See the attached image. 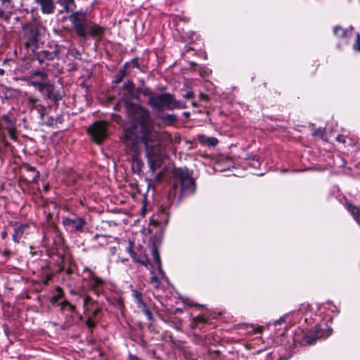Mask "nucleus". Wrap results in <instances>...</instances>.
Returning a JSON list of instances; mask_svg holds the SVG:
<instances>
[{"label": "nucleus", "mask_w": 360, "mask_h": 360, "mask_svg": "<svg viewBox=\"0 0 360 360\" xmlns=\"http://www.w3.org/2000/svg\"><path fill=\"white\" fill-rule=\"evenodd\" d=\"M89 288L98 295L103 291L104 281L97 276L89 283Z\"/></svg>", "instance_id": "13"}, {"label": "nucleus", "mask_w": 360, "mask_h": 360, "mask_svg": "<svg viewBox=\"0 0 360 360\" xmlns=\"http://www.w3.org/2000/svg\"><path fill=\"white\" fill-rule=\"evenodd\" d=\"M123 143L125 152L130 158L132 172L140 176L142 174L144 163L140 157L141 146L136 124H133L124 129Z\"/></svg>", "instance_id": "2"}, {"label": "nucleus", "mask_w": 360, "mask_h": 360, "mask_svg": "<svg viewBox=\"0 0 360 360\" xmlns=\"http://www.w3.org/2000/svg\"><path fill=\"white\" fill-rule=\"evenodd\" d=\"M68 307L70 311L72 310L73 309V307L71 304H70L67 301L63 302V307Z\"/></svg>", "instance_id": "41"}, {"label": "nucleus", "mask_w": 360, "mask_h": 360, "mask_svg": "<svg viewBox=\"0 0 360 360\" xmlns=\"http://www.w3.org/2000/svg\"><path fill=\"white\" fill-rule=\"evenodd\" d=\"M58 49L56 47L52 51L44 50L36 53L37 58L40 64L49 63L58 57Z\"/></svg>", "instance_id": "10"}, {"label": "nucleus", "mask_w": 360, "mask_h": 360, "mask_svg": "<svg viewBox=\"0 0 360 360\" xmlns=\"http://www.w3.org/2000/svg\"><path fill=\"white\" fill-rule=\"evenodd\" d=\"M4 16V11L0 9V18Z\"/></svg>", "instance_id": "48"}, {"label": "nucleus", "mask_w": 360, "mask_h": 360, "mask_svg": "<svg viewBox=\"0 0 360 360\" xmlns=\"http://www.w3.org/2000/svg\"><path fill=\"white\" fill-rule=\"evenodd\" d=\"M151 254H152V257H153V261H154V262L155 263V264H156V266L158 267V269L160 275L161 276V277L163 279H165V280L167 281V278L166 277L165 272L162 269L161 260H160V257L159 256V253H158V250L155 248H153L152 249Z\"/></svg>", "instance_id": "16"}, {"label": "nucleus", "mask_w": 360, "mask_h": 360, "mask_svg": "<svg viewBox=\"0 0 360 360\" xmlns=\"http://www.w3.org/2000/svg\"><path fill=\"white\" fill-rule=\"evenodd\" d=\"M29 101H30V103H34L35 101H36V98H29Z\"/></svg>", "instance_id": "45"}, {"label": "nucleus", "mask_w": 360, "mask_h": 360, "mask_svg": "<svg viewBox=\"0 0 360 360\" xmlns=\"http://www.w3.org/2000/svg\"><path fill=\"white\" fill-rule=\"evenodd\" d=\"M71 54H72V56H75V58H77V56H79V51H78L77 50L74 49V50H72V51Z\"/></svg>", "instance_id": "43"}, {"label": "nucleus", "mask_w": 360, "mask_h": 360, "mask_svg": "<svg viewBox=\"0 0 360 360\" xmlns=\"http://www.w3.org/2000/svg\"><path fill=\"white\" fill-rule=\"evenodd\" d=\"M88 132L93 141L100 144L108 136L107 124L102 121L96 122L89 127Z\"/></svg>", "instance_id": "7"}, {"label": "nucleus", "mask_w": 360, "mask_h": 360, "mask_svg": "<svg viewBox=\"0 0 360 360\" xmlns=\"http://www.w3.org/2000/svg\"><path fill=\"white\" fill-rule=\"evenodd\" d=\"M30 228L28 224H18L15 223L13 233L12 236L13 240L15 243H19L20 240L22 238L24 233Z\"/></svg>", "instance_id": "12"}, {"label": "nucleus", "mask_w": 360, "mask_h": 360, "mask_svg": "<svg viewBox=\"0 0 360 360\" xmlns=\"http://www.w3.org/2000/svg\"><path fill=\"white\" fill-rule=\"evenodd\" d=\"M163 177V172H158L155 176V179L157 181H160L162 180Z\"/></svg>", "instance_id": "39"}, {"label": "nucleus", "mask_w": 360, "mask_h": 360, "mask_svg": "<svg viewBox=\"0 0 360 360\" xmlns=\"http://www.w3.org/2000/svg\"><path fill=\"white\" fill-rule=\"evenodd\" d=\"M159 118L165 123L172 124L177 120L176 115L174 114H166L159 116Z\"/></svg>", "instance_id": "23"}, {"label": "nucleus", "mask_w": 360, "mask_h": 360, "mask_svg": "<svg viewBox=\"0 0 360 360\" xmlns=\"http://www.w3.org/2000/svg\"><path fill=\"white\" fill-rule=\"evenodd\" d=\"M192 105H194V106H196L195 103H192Z\"/></svg>", "instance_id": "52"}, {"label": "nucleus", "mask_w": 360, "mask_h": 360, "mask_svg": "<svg viewBox=\"0 0 360 360\" xmlns=\"http://www.w3.org/2000/svg\"><path fill=\"white\" fill-rule=\"evenodd\" d=\"M128 360H141V359H139L136 356H134V355H132V354H129Z\"/></svg>", "instance_id": "42"}, {"label": "nucleus", "mask_w": 360, "mask_h": 360, "mask_svg": "<svg viewBox=\"0 0 360 360\" xmlns=\"http://www.w3.org/2000/svg\"><path fill=\"white\" fill-rule=\"evenodd\" d=\"M338 141L344 142L343 137L341 135H338L336 138Z\"/></svg>", "instance_id": "44"}, {"label": "nucleus", "mask_w": 360, "mask_h": 360, "mask_svg": "<svg viewBox=\"0 0 360 360\" xmlns=\"http://www.w3.org/2000/svg\"><path fill=\"white\" fill-rule=\"evenodd\" d=\"M84 321L89 328H92L95 326V321L92 319V316H88V318L84 320Z\"/></svg>", "instance_id": "31"}, {"label": "nucleus", "mask_w": 360, "mask_h": 360, "mask_svg": "<svg viewBox=\"0 0 360 360\" xmlns=\"http://www.w3.org/2000/svg\"><path fill=\"white\" fill-rule=\"evenodd\" d=\"M200 143L207 146H215L218 143V140L215 137H208L205 135H200L198 137Z\"/></svg>", "instance_id": "18"}, {"label": "nucleus", "mask_w": 360, "mask_h": 360, "mask_svg": "<svg viewBox=\"0 0 360 360\" xmlns=\"http://www.w3.org/2000/svg\"><path fill=\"white\" fill-rule=\"evenodd\" d=\"M9 254H10L9 250H5V251L4 252V255H6V256H8V255H9Z\"/></svg>", "instance_id": "49"}, {"label": "nucleus", "mask_w": 360, "mask_h": 360, "mask_svg": "<svg viewBox=\"0 0 360 360\" xmlns=\"http://www.w3.org/2000/svg\"><path fill=\"white\" fill-rule=\"evenodd\" d=\"M200 98L202 99H207V96L206 94H200Z\"/></svg>", "instance_id": "46"}, {"label": "nucleus", "mask_w": 360, "mask_h": 360, "mask_svg": "<svg viewBox=\"0 0 360 360\" xmlns=\"http://www.w3.org/2000/svg\"><path fill=\"white\" fill-rule=\"evenodd\" d=\"M150 283L154 285L155 287L158 288L159 286V281L156 276H153L150 278Z\"/></svg>", "instance_id": "34"}, {"label": "nucleus", "mask_w": 360, "mask_h": 360, "mask_svg": "<svg viewBox=\"0 0 360 360\" xmlns=\"http://www.w3.org/2000/svg\"><path fill=\"white\" fill-rule=\"evenodd\" d=\"M83 272L87 274L86 277L84 278V280L88 281V283L91 281V280H93L96 276L94 272L88 267H84Z\"/></svg>", "instance_id": "27"}, {"label": "nucleus", "mask_w": 360, "mask_h": 360, "mask_svg": "<svg viewBox=\"0 0 360 360\" xmlns=\"http://www.w3.org/2000/svg\"><path fill=\"white\" fill-rule=\"evenodd\" d=\"M207 320L205 319V316H195L194 319H193V321L191 322V327L194 328L195 327V324L198 322H205Z\"/></svg>", "instance_id": "29"}, {"label": "nucleus", "mask_w": 360, "mask_h": 360, "mask_svg": "<svg viewBox=\"0 0 360 360\" xmlns=\"http://www.w3.org/2000/svg\"><path fill=\"white\" fill-rule=\"evenodd\" d=\"M31 84L33 86L38 89L41 92L46 91L47 88H50V84L49 83L32 82Z\"/></svg>", "instance_id": "25"}, {"label": "nucleus", "mask_w": 360, "mask_h": 360, "mask_svg": "<svg viewBox=\"0 0 360 360\" xmlns=\"http://www.w3.org/2000/svg\"><path fill=\"white\" fill-rule=\"evenodd\" d=\"M138 92L142 94L144 96H148V104L150 105L152 98L155 97L157 94L153 93L150 88L145 86L144 85L138 88Z\"/></svg>", "instance_id": "21"}, {"label": "nucleus", "mask_w": 360, "mask_h": 360, "mask_svg": "<svg viewBox=\"0 0 360 360\" xmlns=\"http://www.w3.org/2000/svg\"><path fill=\"white\" fill-rule=\"evenodd\" d=\"M3 120L7 123L6 129L8 131L11 138L14 137L15 128L13 120H12L8 115H4L2 116Z\"/></svg>", "instance_id": "17"}, {"label": "nucleus", "mask_w": 360, "mask_h": 360, "mask_svg": "<svg viewBox=\"0 0 360 360\" xmlns=\"http://www.w3.org/2000/svg\"><path fill=\"white\" fill-rule=\"evenodd\" d=\"M347 210L352 215L353 218L360 226V208L351 204H347Z\"/></svg>", "instance_id": "20"}, {"label": "nucleus", "mask_w": 360, "mask_h": 360, "mask_svg": "<svg viewBox=\"0 0 360 360\" xmlns=\"http://www.w3.org/2000/svg\"><path fill=\"white\" fill-rule=\"evenodd\" d=\"M69 20L77 34L83 39H86L88 34L94 37H101L103 34L104 29L89 20L84 13L73 12Z\"/></svg>", "instance_id": "3"}, {"label": "nucleus", "mask_w": 360, "mask_h": 360, "mask_svg": "<svg viewBox=\"0 0 360 360\" xmlns=\"http://www.w3.org/2000/svg\"><path fill=\"white\" fill-rule=\"evenodd\" d=\"M65 8H66L71 7V6H75L74 0H65Z\"/></svg>", "instance_id": "38"}, {"label": "nucleus", "mask_w": 360, "mask_h": 360, "mask_svg": "<svg viewBox=\"0 0 360 360\" xmlns=\"http://www.w3.org/2000/svg\"><path fill=\"white\" fill-rule=\"evenodd\" d=\"M4 72V70L2 69H0V75H2Z\"/></svg>", "instance_id": "51"}, {"label": "nucleus", "mask_w": 360, "mask_h": 360, "mask_svg": "<svg viewBox=\"0 0 360 360\" xmlns=\"http://www.w3.org/2000/svg\"><path fill=\"white\" fill-rule=\"evenodd\" d=\"M127 251L135 262L140 263L141 264H142L146 267L148 266V264H149V260L146 255L138 256L135 253V252L133 251L131 245L127 248Z\"/></svg>", "instance_id": "15"}, {"label": "nucleus", "mask_w": 360, "mask_h": 360, "mask_svg": "<svg viewBox=\"0 0 360 360\" xmlns=\"http://www.w3.org/2000/svg\"><path fill=\"white\" fill-rule=\"evenodd\" d=\"M55 297L57 299H60L63 297V290L60 288L58 287L56 288V294Z\"/></svg>", "instance_id": "35"}, {"label": "nucleus", "mask_w": 360, "mask_h": 360, "mask_svg": "<svg viewBox=\"0 0 360 360\" xmlns=\"http://www.w3.org/2000/svg\"><path fill=\"white\" fill-rule=\"evenodd\" d=\"M305 323L307 324L317 322L314 328L308 330L304 335L303 340L305 344L313 345L317 339L326 338L330 336L332 333V329L328 326V323L322 321H316L313 316L305 318Z\"/></svg>", "instance_id": "6"}, {"label": "nucleus", "mask_w": 360, "mask_h": 360, "mask_svg": "<svg viewBox=\"0 0 360 360\" xmlns=\"http://www.w3.org/2000/svg\"><path fill=\"white\" fill-rule=\"evenodd\" d=\"M62 224L65 229L70 232L82 231L86 221L82 217L70 218L68 217H62Z\"/></svg>", "instance_id": "8"}, {"label": "nucleus", "mask_w": 360, "mask_h": 360, "mask_svg": "<svg viewBox=\"0 0 360 360\" xmlns=\"http://www.w3.org/2000/svg\"><path fill=\"white\" fill-rule=\"evenodd\" d=\"M248 159L251 160V165L254 167H257L260 165L259 161L253 155H248Z\"/></svg>", "instance_id": "30"}, {"label": "nucleus", "mask_w": 360, "mask_h": 360, "mask_svg": "<svg viewBox=\"0 0 360 360\" xmlns=\"http://www.w3.org/2000/svg\"><path fill=\"white\" fill-rule=\"evenodd\" d=\"M333 32L335 36L340 38L344 37L347 34L345 30L340 26L335 27Z\"/></svg>", "instance_id": "26"}, {"label": "nucleus", "mask_w": 360, "mask_h": 360, "mask_svg": "<svg viewBox=\"0 0 360 360\" xmlns=\"http://www.w3.org/2000/svg\"><path fill=\"white\" fill-rule=\"evenodd\" d=\"M10 3V0H2V4L4 5H6V4H9Z\"/></svg>", "instance_id": "47"}, {"label": "nucleus", "mask_w": 360, "mask_h": 360, "mask_svg": "<svg viewBox=\"0 0 360 360\" xmlns=\"http://www.w3.org/2000/svg\"><path fill=\"white\" fill-rule=\"evenodd\" d=\"M122 88L127 90L129 94H131L134 89V84L132 81H127L123 84Z\"/></svg>", "instance_id": "28"}, {"label": "nucleus", "mask_w": 360, "mask_h": 360, "mask_svg": "<svg viewBox=\"0 0 360 360\" xmlns=\"http://www.w3.org/2000/svg\"><path fill=\"white\" fill-rule=\"evenodd\" d=\"M284 322H285V316H281L280 319L274 323V326L277 327L278 324L281 325Z\"/></svg>", "instance_id": "36"}, {"label": "nucleus", "mask_w": 360, "mask_h": 360, "mask_svg": "<svg viewBox=\"0 0 360 360\" xmlns=\"http://www.w3.org/2000/svg\"><path fill=\"white\" fill-rule=\"evenodd\" d=\"M47 97L53 101H57L62 98V95L60 92L55 90L53 86L50 84V88H47L46 90Z\"/></svg>", "instance_id": "19"}, {"label": "nucleus", "mask_w": 360, "mask_h": 360, "mask_svg": "<svg viewBox=\"0 0 360 360\" xmlns=\"http://www.w3.org/2000/svg\"><path fill=\"white\" fill-rule=\"evenodd\" d=\"M6 236V233H3V238H4Z\"/></svg>", "instance_id": "53"}, {"label": "nucleus", "mask_w": 360, "mask_h": 360, "mask_svg": "<svg viewBox=\"0 0 360 360\" xmlns=\"http://www.w3.org/2000/svg\"><path fill=\"white\" fill-rule=\"evenodd\" d=\"M194 96V94L192 91H188L186 94L184 95V98L186 99L192 98Z\"/></svg>", "instance_id": "37"}, {"label": "nucleus", "mask_w": 360, "mask_h": 360, "mask_svg": "<svg viewBox=\"0 0 360 360\" xmlns=\"http://www.w3.org/2000/svg\"><path fill=\"white\" fill-rule=\"evenodd\" d=\"M131 295L137 308L140 309L139 313H143L145 315H150V311L146 307V304L143 299L142 293L136 289H132Z\"/></svg>", "instance_id": "11"}, {"label": "nucleus", "mask_w": 360, "mask_h": 360, "mask_svg": "<svg viewBox=\"0 0 360 360\" xmlns=\"http://www.w3.org/2000/svg\"><path fill=\"white\" fill-rule=\"evenodd\" d=\"M91 301V298L89 296H86L84 299V304L85 306H87Z\"/></svg>", "instance_id": "40"}, {"label": "nucleus", "mask_w": 360, "mask_h": 360, "mask_svg": "<svg viewBox=\"0 0 360 360\" xmlns=\"http://www.w3.org/2000/svg\"><path fill=\"white\" fill-rule=\"evenodd\" d=\"M108 301L112 304L114 305L115 307H117V309H119L120 310V312L122 314L123 313V307H124V304H123V302H122V299L121 297H109L108 298Z\"/></svg>", "instance_id": "22"}, {"label": "nucleus", "mask_w": 360, "mask_h": 360, "mask_svg": "<svg viewBox=\"0 0 360 360\" xmlns=\"http://www.w3.org/2000/svg\"><path fill=\"white\" fill-rule=\"evenodd\" d=\"M184 115L186 117H188L189 115H190V113L188 112H184Z\"/></svg>", "instance_id": "50"}, {"label": "nucleus", "mask_w": 360, "mask_h": 360, "mask_svg": "<svg viewBox=\"0 0 360 360\" xmlns=\"http://www.w3.org/2000/svg\"><path fill=\"white\" fill-rule=\"evenodd\" d=\"M131 119L140 127V141L143 144L148 167L153 174L164 160V153L159 133L155 130L150 112L140 106L133 105L129 109Z\"/></svg>", "instance_id": "1"}, {"label": "nucleus", "mask_w": 360, "mask_h": 360, "mask_svg": "<svg viewBox=\"0 0 360 360\" xmlns=\"http://www.w3.org/2000/svg\"><path fill=\"white\" fill-rule=\"evenodd\" d=\"M176 182L174 184L172 190H171L168 195L169 200L173 198L179 191V199H181L185 196L192 195L195 191V183L193 178L189 174L187 169L180 168L176 172Z\"/></svg>", "instance_id": "4"}, {"label": "nucleus", "mask_w": 360, "mask_h": 360, "mask_svg": "<svg viewBox=\"0 0 360 360\" xmlns=\"http://www.w3.org/2000/svg\"><path fill=\"white\" fill-rule=\"evenodd\" d=\"M35 2L41 6V11L44 14H51L54 11L53 0H35Z\"/></svg>", "instance_id": "14"}, {"label": "nucleus", "mask_w": 360, "mask_h": 360, "mask_svg": "<svg viewBox=\"0 0 360 360\" xmlns=\"http://www.w3.org/2000/svg\"><path fill=\"white\" fill-rule=\"evenodd\" d=\"M354 49L360 51V36L357 34L356 42L353 45Z\"/></svg>", "instance_id": "33"}, {"label": "nucleus", "mask_w": 360, "mask_h": 360, "mask_svg": "<svg viewBox=\"0 0 360 360\" xmlns=\"http://www.w3.org/2000/svg\"><path fill=\"white\" fill-rule=\"evenodd\" d=\"M150 107L158 113L163 112L165 109L173 110L175 109H185L187 105L185 102L175 100L174 95L169 93L156 94L152 98Z\"/></svg>", "instance_id": "5"}, {"label": "nucleus", "mask_w": 360, "mask_h": 360, "mask_svg": "<svg viewBox=\"0 0 360 360\" xmlns=\"http://www.w3.org/2000/svg\"><path fill=\"white\" fill-rule=\"evenodd\" d=\"M32 76H37L41 77L42 79H45L47 77L46 74L43 71H36L32 73Z\"/></svg>", "instance_id": "32"}, {"label": "nucleus", "mask_w": 360, "mask_h": 360, "mask_svg": "<svg viewBox=\"0 0 360 360\" xmlns=\"http://www.w3.org/2000/svg\"><path fill=\"white\" fill-rule=\"evenodd\" d=\"M39 30L34 27H31L27 34L26 47L31 48L32 51L37 49L39 47Z\"/></svg>", "instance_id": "9"}, {"label": "nucleus", "mask_w": 360, "mask_h": 360, "mask_svg": "<svg viewBox=\"0 0 360 360\" xmlns=\"http://www.w3.org/2000/svg\"><path fill=\"white\" fill-rule=\"evenodd\" d=\"M127 69H126L125 66L120 68V70L118 71L117 74L115 76L114 82L116 84H120L122 81L124 77L127 75Z\"/></svg>", "instance_id": "24"}]
</instances>
